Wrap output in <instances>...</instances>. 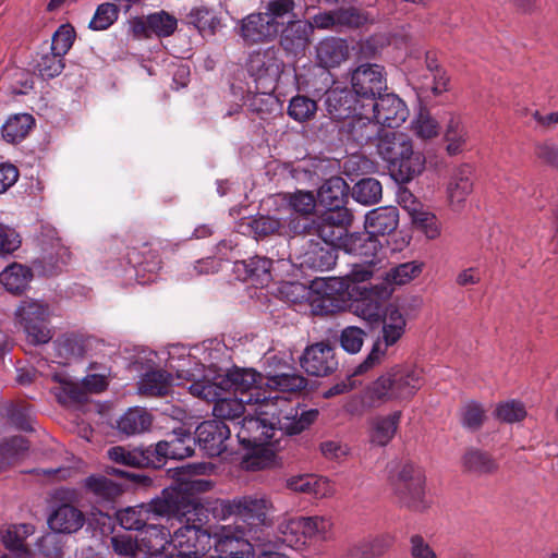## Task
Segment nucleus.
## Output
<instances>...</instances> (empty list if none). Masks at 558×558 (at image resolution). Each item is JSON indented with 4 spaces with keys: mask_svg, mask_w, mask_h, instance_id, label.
Listing matches in <instances>:
<instances>
[{
    "mask_svg": "<svg viewBox=\"0 0 558 558\" xmlns=\"http://www.w3.org/2000/svg\"><path fill=\"white\" fill-rule=\"evenodd\" d=\"M75 37L76 33L74 27L69 23L62 24L53 33L49 49L64 57L72 48Z\"/></svg>",
    "mask_w": 558,
    "mask_h": 558,
    "instance_id": "774afa93",
    "label": "nucleus"
},
{
    "mask_svg": "<svg viewBox=\"0 0 558 558\" xmlns=\"http://www.w3.org/2000/svg\"><path fill=\"white\" fill-rule=\"evenodd\" d=\"M316 57L324 68H336L349 58V46L342 38L327 37L317 45Z\"/></svg>",
    "mask_w": 558,
    "mask_h": 558,
    "instance_id": "f704fd0d",
    "label": "nucleus"
},
{
    "mask_svg": "<svg viewBox=\"0 0 558 558\" xmlns=\"http://www.w3.org/2000/svg\"><path fill=\"white\" fill-rule=\"evenodd\" d=\"M348 198L349 185L340 177H331L318 190V201L326 211L349 210L345 207Z\"/></svg>",
    "mask_w": 558,
    "mask_h": 558,
    "instance_id": "cd10ccee",
    "label": "nucleus"
},
{
    "mask_svg": "<svg viewBox=\"0 0 558 558\" xmlns=\"http://www.w3.org/2000/svg\"><path fill=\"white\" fill-rule=\"evenodd\" d=\"M168 437L169 439L160 440L153 447L154 460H160L155 463V469L163 466L168 459L182 460L194 452L195 438L189 429L175 428Z\"/></svg>",
    "mask_w": 558,
    "mask_h": 558,
    "instance_id": "4468645a",
    "label": "nucleus"
},
{
    "mask_svg": "<svg viewBox=\"0 0 558 558\" xmlns=\"http://www.w3.org/2000/svg\"><path fill=\"white\" fill-rule=\"evenodd\" d=\"M380 247L381 244L378 239L368 230L365 232L348 233L341 243L342 251L361 257L363 260H374Z\"/></svg>",
    "mask_w": 558,
    "mask_h": 558,
    "instance_id": "c756f323",
    "label": "nucleus"
},
{
    "mask_svg": "<svg viewBox=\"0 0 558 558\" xmlns=\"http://www.w3.org/2000/svg\"><path fill=\"white\" fill-rule=\"evenodd\" d=\"M360 100L349 88H330L325 95V108L333 121L351 119L360 110Z\"/></svg>",
    "mask_w": 558,
    "mask_h": 558,
    "instance_id": "5701e85b",
    "label": "nucleus"
},
{
    "mask_svg": "<svg viewBox=\"0 0 558 558\" xmlns=\"http://www.w3.org/2000/svg\"><path fill=\"white\" fill-rule=\"evenodd\" d=\"M196 440L208 457H218L227 450L231 428L222 421H205L196 428Z\"/></svg>",
    "mask_w": 558,
    "mask_h": 558,
    "instance_id": "aec40b11",
    "label": "nucleus"
},
{
    "mask_svg": "<svg viewBox=\"0 0 558 558\" xmlns=\"http://www.w3.org/2000/svg\"><path fill=\"white\" fill-rule=\"evenodd\" d=\"M283 65L280 50L276 46L252 51L246 61L247 72L256 83L265 80L274 82L281 73Z\"/></svg>",
    "mask_w": 558,
    "mask_h": 558,
    "instance_id": "dca6fc26",
    "label": "nucleus"
},
{
    "mask_svg": "<svg viewBox=\"0 0 558 558\" xmlns=\"http://www.w3.org/2000/svg\"><path fill=\"white\" fill-rule=\"evenodd\" d=\"M379 322H381L380 335L373 343L367 356L355 366L353 376L365 374L380 365L389 348L395 347L405 335L407 319L398 306L393 304L386 306Z\"/></svg>",
    "mask_w": 558,
    "mask_h": 558,
    "instance_id": "20e7f679",
    "label": "nucleus"
},
{
    "mask_svg": "<svg viewBox=\"0 0 558 558\" xmlns=\"http://www.w3.org/2000/svg\"><path fill=\"white\" fill-rule=\"evenodd\" d=\"M119 13L120 9L114 3L105 2L99 4L89 22V28L93 31L108 29L118 20Z\"/></svg>",
    "mask_w": 558,
    "mask_h": 558,
    "instance_id": "69168bd1",
    "label": "nucleus"
},
{
    "mask_svg": "<svg viewBox=\"0 0 558 558\" xmlns=\"http://www.w3.org/2000/svg\"><path fill=\"white\" fill-rule=\"evenodd\" d=\"M264 377L260 373L253 368H242L234 366L226 373L218 384V387L223 386L227 389H232L239 392L243 398H255L256 392L260 391Z\"/></svg>",
    "mask_w": 558,
    "mask_h": 558,
    "instance_id": "4be33fe9",
    "label": "nucleus"
},
{
    "mask_svg": "<svg viewBox=\"0 0 558 558\" xmlns=\"http://www.w3.org/2000/svg\"><path fill=\"white\" fill-rule=\"evenodd\" d=\"M473 170L469 165L456 168L447 184V195L451 205L462 204L473 191Z\"/></svg>",
    "mask_w": 558,
    "mask_h": 558,
    "instance_id": "473e14b6",
    "label": "nucleus"
},
{
    "mask_svg": "<svg viewBox=\"0 0 558 558\" xmlns=\"http://www.w3.org/2000/svg\"><path fill=\"white\" fill-rule=\"evenodd\" d=\"M423 266L422 262L412 260L390 268L384 276L386 286L377 293L381 298L390 296L393 286H403L417 278L423 271Z\"/></svg>",
    "mask_w": 558,
    "mask_h": 558,
    "instance_id": "2f4dec72",
    "label": "nucleus"
},
{
    "mask_svg": "<svg viewBox=\"0 0 558 558\" xmlns=\"http://www.w3.org/2000/svg\"><path fill=\"white\" fill-rule=\"evenodd\" d=\"M153 456V446L132 449L124 446H113L107 450V457L112 462L130 468L155 469V463H159L160 460L155 461Z\"/></svg>",
    "mask_w": 558,
    "mask_h": 558,
    "instance_id": "a878e982",
    "label": "nucleus"
},
{
    "mask_svg": "<svg viewBox=\"0 0 558 558\" xmlns=\"http://www.w3.org/2000/svg\"><path fill=\"white\" fill-rule=\"evenodd\" d=\"M37 246L41 247L40 258H37V276L58 275L71 257L69 247L62 243L56 228L49 223L40 225Z\"/></svg>",
    "mask_w": 558,
    "mask_h": 558,
    "instance_id": "9d476101",
    "label": "nucleus"
},
{
    "mask_svg": "<svg viewBox=\"0 0 558 558\" xmlns=\"http://www.w3.org/2000/svg\"><path fill=\"white\" fill-rule=\"evenodd\" d=\"M85 488L97 499L113 501L122 493L119 484L104 475H90L84 481Z\"/></svg>",
    "mask_w": 558,
    "mask_h": 558,
    "instance_id": "09e8293b",
    "label": "nucleus"
},
{
    "mask_svg": "<svg viewBox=\"0 0 558 558\" xmlns=\"http://www.w3.org/2000/svg\"><path fill=\"white\" fill-rule=\"evenodd\" d=\"M244 547H250L241 538L225 535L220 537L216 544L217 550L221 554L218 557H202V558H251V549L244 550Z\"/></svg>",
    "mask_w": 558,
    "mask_h": 558,
    "instance_id": "bf43d9fd",
    "label": "nucleus"
},
{
    "mask_svg": "<svg viewBox=\"0 0 558 558\" xmlns=\"http://www.w3.org/2000/svg\"><path fill=\"white\" fill-rule=\"evenodd\" d=\"M378 124L372 118V113L365 102L360 105V110L348 122L345 132L350 140L359 145L367 144L378 131Z\"/></svg>",
    "mask_w": 558,
    "mask_h": 558,
    "instance_id": "c85d7f7f",
    "label": "nucleus"
},
{
    "mask_svg": "<svg viewBox=\"0 0 558 558\" xmlns=\"http://www.w3.org/2000/svg\"><path fill=\"white\" fill-rule=\"evenodd\" d=\"M393 544V537L389 534L367 536L352 543L342 558H379Z\"/></svg>",
    "mask_w": 558,
    "mask_h": 558,
    "instance_id": "bb28decb",
    "label": "nucleus"
},
{
    "mask_svg": "<svg viewBox=\"0 0 558 558\" xmlns=\"http://www.w3.org/2000/svg\"><path fill=\"white\" fill-rule=\"evenodd\" d=\"M383 187L378 180L365 178L360 180L353 187L354 199L364 205H372L381 199Z\"/></svg>",
    "mask_w": 558,
    "mask_h": 558,
    "instance_id": "6e6d98bb",
    "label": "nucleus"
},
{
    "mask_svg": "<svg viewBox=\"0 0 558 558\" xmlns=\"http://www.w3.org/2000/svg\"><path fill=\"white\" fill-rule=\"evenodd\" d=\"M401 412L396 411L387 416H377L371 422V442L380 447L387 446L393 438L400 420Z\"/></svg>",
    "mask_w": 558,
    "mask_h": 558,
    "instance_id": "58836bf2",
    "label": "nucleus"
},
{
    "mask_svg": "<svg viewBox=\"0 0 558 558\" xmlns=\"http://www.w3.org/2000/svg\"><path fill=\"white\" fill-rule=\"evenodd\" d=\"M378 125L389 129L401 126L409 117L405 102L396 94H384L372 104H365Z\"/></svg>",
    "mask_w": 558,
    "mask_h": 558,
    "instance_id": "2eb2a0df",
    "label": "nucleus"
},
{
    "mask_svg": "<svg viewBox=\"0 0 558 558\" xmlns=\"http://www.w3.org/2000/svg\"><path fill=\"white\" fill-rule=\"evenodd\" d=\"M305 541H327L332 530V521L327 517H300Z\"/></svg>",
    "mask_w": 558,
    "mask_h": 558,
    "instance_id": "3c124183",
    "label": "nucleus"
},
{
    "mask_svg": "<svg viewBox=\"0 0 558 558\" xmlns=\"http://www.w3.org/2000/svg\"><path fill=\"white\" fill-rule=\"evenodd\" d=\"M399 225V210L395 206H384L371 210L365 218L366 229L377 235L392 233Z\"/></svg>",
    "mask_w": 558,
    "mask_h": 558,
    "instance_id": "72a5a7b5",
    "label": "nucleus"
},
{
    "mask_svg": "<svg viewBox=\"0 0 558 558\" xmlns=\"http://www.w3.org/2000/svg\"><path fill=\"white\" fill-rule=\"evenodd\" d=\"M307 380L294 373H281L267 376L266 386L282 392H296L304 389Z\"/></svg>",
    "mask_w": 558,
    "mask_h": 558,
    "instance_id": "4d7b16f0",
    "label": "nucleus"
},
{
    "mask_svg": "<svg viewBox=\"0 0 558 558\" xmlns=\"http://www.w3.org/2000/svg\"><path fill=\"white\" fill-rule=\"evenodd\" d=\"M170 388L171 375L166 371L147 372L138 381V391L146 397H163Z\"/></svg>",
    "mask_w": 558,
    "mask_h": 558,
    "instance_id": "79ce46f5",
    "label": "nucleus"
},
{
    "mask_svg": "<svg viewBox=\"0 0 558 558\" xmlns=\"http://www.w3.org/2000/svg\"><path fill=\"white\" fill-rule=\"evenodd\" d=\"M352 218L350 210L324 211L315 219L298 222L294 231L305 235H317L322 243L341 250V243L348 234L347 228L351 225Z\"/></svg>",
    "mask_w": 558,
    "mask_h": 558,
    "instance_id": "6e6552de",
    "label": "nucleus"
},
{
    "mask_svg": "<svg viewBox=\"0 0 558 558\" xmlns=\"http://www.w3.org/2000/svg\"><path fill=\"white\" fill-rule=\"evenodd\" d=\"M219 388L220 387H218L217 383H213L210 380H197L189 387V390L193 396L215 401L213 408V414L216 417L215 421H234L245 413V405L252 407V395H250L248 398H219Z\"/></svg>",
    "mask_w": 558,
    "mask_h": 558,
    "instance_id": "f8f14e48",
    "label": "nucleus"
},
{
    "mask_svg": "<svg viewBox=\"0 0 558 558\" xmlns=\"http://www.w3.org/2000/svg\"><path fill=\"white\" fill-rule=\"evenodd\" d=\"M239 442L244 447H260L272 442L274 430L259 415L248 413L241 422L233 423Z\"/></svg>",
    "mask_w": 558,
    "mask_h": 558,
    "instance_id": "412c9836",
    "label": "nucleus"
},
{
    "mask_svg": "<svg viewBox=\"0 0 558 558\" xmlns=\"http://www.w3.org/2000/svg\"><path fill=\"white\" fill-rule=\"evenodd\" d=\"M300 363L306 374L317 377L331 374L338 366L333 348L325 342L307 347L300 359Z\"/></svg>",
    "mask_w": 558,
    "mask_h": 558,
    "instance_id": "6ab92c4d",
    "label": "nucleus"
},
{
    "mask_svg": "<svg viewBox=\"0 0 558 558\" xmlns=\"http://www.w3.org/2000/svg\"><path fill=\"white\" fill-rule=\"evenodd\" d=\"M129 262L133 266H142L144 270L156 272L161 268V258L157 247L143 245L142 250L133 247L128 253Z\"/></svg>",
    "mask_w": 558,
    "mask_h": 558,
    "instance_id": "603ef678",
    "label": "nucleus"
},
{
    "mask_svg": "<svg viewBox=\"0 0 558 558\" xmlns=\"http://www.w3.org/2000/svg\"><path fill=\"white\" fill-rule=\"evenodd\" d=\"M422 371L411 365H396L380 375L367 389L373 401L411 399L422 387Z\"/></svg>",
    "mask_w": 558,
    "mask_h": 558,
    "instance_id": "7ed1b4c3",
    "label": "nucleus"
},
{
    "mask_svg": "<svg viewBox=\"0 0 558 558\" xmlns=\"http://www.w3.org/2000/svg\"><path fill=\"white\" fill-rule=\"evenodd\" d=\"M313 25L307 20H288L279 31V45L287 54L301 57L311 44Z\"/></svg>",
    "mask_w": 558,
    "mask_h": 558,
    "instance_id": "f3484780",
    "label": "nucleus"
},
{
    "mask_svg": "<svg viewBox=\"0 0 558 558\" xmlns=\"http://www.w3.org/2000/svg\"><path fill=\"white\" fill-rule=\"evenodd\" d=\"M148 518L150 515L177 518L180 521L186 519L199 520L201 515L206 511L205 507L197 498L190 494H185L178 487L165 488L161 495L151 499L150 502L144 504Z\"/></svg>",
    "mask_w": 558,
    "mask_h": 558,
    "instance_id": "39448f33",
    "label": "nucleus"
},
{
    "mask_svg": "<svg viewBox=\"0 0 558 558\" xmlns=\"http://www.w3.org/2000/svg\"><path fill=\"white\" fill-rule=\"evenodd\" d=\"M405 208L411 216L413 225L424 232L429 240L437 239L440 235V223L433 213L425 210L422 205L415 201H413L411 205L405 206Z\"/></svg>",
    "mask_w": 558,
    "mask_h": 558,
    "instance_id": "37998d69",
    "label": "nucleus"
},
{
    "mask_svg": "<svg viewBox=\"0 0 558 558\" xmlns=\"http://www.w3.org/2000/svg\"><path fill=\"white\" fill-rule=\"evenodd\" d=\"M262 445L260 447H248L251 453L243 457L241 461L242 469L246 471H259L270 466L274 462L275 454L271 450Z\"/></svg>",
    "mask_w": 558,
    "mask_h": 558,
    "instance_id": "e2e57ef3",
    "label": "nucleus"
},
{
    "mask_svg": "<svg viewBox=\"0 0 558 558\" xmlns=\"http://www.w3.org/2000/svg\"><path fill=\"white\" fill-rule=\"evenodd\" d=\"M352 92L366 104H372L387 89L384 66L375 63H364L351 73Z\"/></svg>",
    "mask_w": 558,
    "mask_h": 558,
    "instance_id": "ddd939ff",
    "label": "nucleus"
},
{
    "mask_svg": "<svg viewBox=\"0 0 558 558\" xmlns=\"http://www.w3.org/2000/svg\"><path fill=\"white\" fill-rule=\"evenodd\" d=\"M177 19L161 11L147 16L146 26L159 37H168L177 29Z\"/></svg>",
    "mask_w": 558,
    "mask_h": 558,
    "instance_id": "338daca9",
    "label": "nucleus"
},
{
    "mask_svg": "<svg viewBox=\"0 0 558 558\" xmlns=\"http://www.w3.org/2000/svg\"><path fill=\"white\" fill-rule=\"evenodd\" d=\"M33 279L32 268L12 263L0 272V283L12 294H21L29 288Z\"/></svg>",
    "mask_w": 558,
    "mask_h": 558,
    "instance_id": "4c0bfd02",
    "label": "nucleus"
},
{
    "mask_svg": "<svg viewBox=\"0 0 558 558\" xmlns=\"http://www.w3.org/2000/svg\"><path fill=\"white\" fill-rule=\"evenodd\" d=\"M208 466L205 463H187L175 469L177 481L180 482L178 489L185 494L204 493L213 488L214 484L209 480L194 478L195 475L205 474Z\"/></svg>",
    "mask_w": 558,
    "mask_h": 558,
    "instance_id": "7c9ffc66",
    "label": "nucleus"
},
{
    "mask_svg": "<svg viewBox=\"0 0 558 558\" xmlns=\"http://www.w3.org/2000/svg\"><path fill=\"white\" fill-rule=\"evenodd\" d=\"M76 493L70 488H57L51 494V512L48 517L49 527L57 533L71 534L81 530L85 523L84 513L71 502Z\"/></svg>",
    "mask_w": 558,
    "mask_h": 558,
    "instance_id": "9b49d317",
    "label": "nucleus"
},
{
    "mask_svg": "<svg viewBox=\"0 0 558 558\" xmlns=\"http://www.w3.org/2000/svg\"><path fill=\"white\" fill-rule=\"evenodd\" d=\"M279 539L291 548H300L306 544L300 518L281 522L278 526Z\"/></svg>",
    "mask_w": 558,
    "mask_h": 558,
    "instance_id": "13d9d810",
    "label": "nucleus"
},
{
    "mask_svg": "<svg viewBox=\"0 0 558 558\" xmlns=\"http://www.w3.org/2000/svg\"><path fill=\"white\" fill-rule=\"evenodd\" d=\"M150 414L141 408L129 409L118 421V428L125 435L141 434L149 428Z\"/></svg>",
    "mask_w": 558,
    "mask_h": 558,
    "instance_id": "de8ad7c7",
    "label": "nucleus"
},
{
    "mask_svg": "<svg viewBox=\"0 0 558 558\" xmlns=\"http://www.w3.org/2000/svg\"><path fill=\"white\" fill-rule=\"evenodd\" d=\"M377 153L388 163L392 178L401 183L411 181L425 168L423 154L414 151L412 141L402 132L380 134Z\"/></svg>",
    "mask_w": 558,
    "mask_h": 558,
    "instance_id": "f03ea898",
    "label": "nucleus"
},
{
    "mask_svg": "<svg viewBox=\"0 0 558 558\" xmlns=\"http://www.w3.org/2000/svg\"><path fill=\"white\" fill-rule=\"evenodd\" d=\"M383 300H374L369 296H364L360 300H355L352 303L353 313L369 324L379 323L384 315Z\"/></svg>",
    "mask_w": 558,
    "mask_h": 558,
    "instance_id": "680f3d73",
    "label": "nucleus"
},
{
    "mask_svg": "<svg viewBox=\"0 0 558 558\" xmlns=\"http://www.w3.org/2000/svg\"><path fill=\"white\" fill-rule=\"evenodd\" d=\"M289 489L313 495L316 498H326L332 495L333 489L329 480L313 474L292 476L287 481Z\"/></svg>",
    "mask_w": 558,
    "mask_h": 558,
    "instance_id": "e433bc0d",
    "label": "nucleus"
},
{
    "mask_svg": "<svg viewBox=\"0 0 558 558\" xmlns=\"http://www.w3.org/2000/svg\"><path fill=\"white\" fill-rule=\"evenodd\" d=\"M424 471L412 462L401 463L390 483L399 501L413 510H424L428 507L425 498Z\"/></svg>",
    "mask_w": 558,
    "mask_h": 558,
    "instance_id": "423d86ee",
    "label": "nucleus"
},
{
    "mask_svg": "<svg viewBox=\"0 0 558 558\" xmlns=\"http://www.w3.org/2000/svg\"><path fill=\"white\" fill-rule=\"evenodd\" d=\"M34 123L31 113L12 114L1 128L2 138L9 144H17L29 134Z\"/></svg>",
    "mask_w": 558,
    "mask_h": 558,
    "instance_id": "ea45409f",
    "label": "nucleus"
},
{
    "mask_svg": "<svg viewBox=\"0 0 558 558\" xmlns=\"http://www.w3.org/2000/svg\"><path fill=\"white\" fill-rule=\"evenodd\" d=\"M445 140L447 142L446 150L450 156L461 154L469 141V132L458 116H451L448 120Z\"/></svg>",
    "mask_w": 558,
    "mask_h": 558,
    "instance_id": "a18cd8bd",
    "label": "nucleus"
},
{
    "mask_svg": "<svg viewBox=\"0 0 558 558\" xmlns=\"http://www.w3.org/2000/svg\"><path fill=\"white\" fill-rule=\"evenodd\" d=\"M34 533V526L31 524H13L2 533V543L11 551L15 553L19 558L29 555V548L26 538Z\"/></svg>",
    "mask_w": 558,
    "mask_h": 558,
    "instance_id": "a19ab883",
    "label": "nucleus"
},
{
    "mask_svg": "<svg viewBox=\"0 0 558 558\" xmlns=\"http://www.w3.org/2000/svg\"><path fill=\"white\" fill-rule=\"evenodd\" d=\"M235 32L246 46L271 43L279 35L263 12L251 13L240 20Z\"/></svg>",
    "mask_w": 558,
    "mask_h": 558,
    "instance_id": "a211bd4d",
    "label": "nucleus"
},
{
    "mask_svg": "<svg viewBox=\"0 0 558 558\" xmlns=\"http://www.w3.org/2000/svg\"><path fill=\"white\" fill-rule=\"evenodd\" d=\"M316 111V101L303 95L294 96L288 106V114L298 122H305L313 119Z\"/></svg>",
    "mask_w": 558,
    "mask_h": 558,
    "instance_id": "0e129e2a",
    "label": "nucleus"
},
{
    "mask_svg": "<svg viewBox=\"0 0 558 558\" xmlns=\"http://www.w3.org/2000/svg\"><path fill=\"white\" fill-rule=\"evenodd\" d=\"M253 405L256 407L254 414L259 415L274 432L278 429L289 436L301 434L318 417L316 409L306 410L287 398L278 395L266 397L262 391L256 392Z\"/></svg>",
    "mask_w": 558,
    "mask_h": 558,
    "instance_id": "f257e3e1",
    "label": "nucleus"
},
{
    "mask_svg": "<svg viewBox=\"0 0 558 558\" xmlns=\"http://www.w3.org/2000/svg\"><path fill=\"white\" fill-rule=\"evenodd\" d=\"M15 326L23 330L29 345H35V301L25 299L20 302L14 313Z\"/></svg>",
    "mask_w": 558,
    "mask_h": 558,
    "instance_id": "8fccbe9b",
    "label": "nucleus"
},
{
    "mask_svg": "<svg viewBox=\"0 0 558 558\" xmlns=\"http://www.w3.org/2000/svg\"><path fill=\"white\" fill-rule=\"evenodd\" d=\"M337 250L333 245L310 240L298 257L300 266L315 271H328L336 265Z\"/></svg>",
    "mask_w": 558,
    "mask_h": 558,
    "instance_id": "b1692460",
    "label": "nucleus"
},
{
    "mask_svg": "<svg viewBox=\"0 0 558 558\" xmlns=\"http://www.w3.org/2000/svg\"><path fill=\"white\" fill-rule=\"evenodd\" d=\"M140 550L158 558H165L166 549L172 548V534L168 527L147 523L138 534Z\"/></svg>",
    "mask_w": 558,
    "mask_h": 558,
    "instance_id": "393cba45",
    "label": "nucleus"
},
{
    "mask_svg": "<svg viewBox=\"0 0 558 558\" xmlns=\"http://www.w3.org/2000/svg\"><path fill=\"white\" fill-rule=\"evenodd\" d=\"M199 520H185L172 533V550L165 558H202L211 548V535L203 527L205 513Z\"/></svg>",
    "mask_w": 558,
    "mask_h": 558,
    "instance_id": "1a4fd4ad",
    "label": "nucleus"
},
{
    "mask_svg": "<svg viewBox=\"0 0 558 558\" xmlns=\"http://www.w3.org/2000/svg\"><path fill=\"white\" fill-rule=\"evenodd\" d=\"M461 465L464 472L477 476L495 474L499 469L498 462L490 453L477 448H470L463 453Z\"/></svg>",
    "mask_w": 558,
    "mask_h": 558,
    "instance_id": "c9c22d12",
    "label": "nucleus"
},
{
    "mask_svg": "<svg viewBox=\"0 0 558 558\" xmlns=\"http://www.w3.org/2000/svg\"><path fill=\"white\" fill-rule=\"evenodd\" d=\"M189 19L190 23L193 24L203 35H214L221 27L220 19L213 10L206 7L192 9L189 14Z\"/></svg>",
    "mask_w": 558,
    "mask_h": 558,
    "instance_id": "5fc2aeb1",
    "label": "nucleus"
},
{
    "mask_svg": "<svg viewBox=\"0 0 558 558\" xmlns=\"http://www.w3.org/2000/svg\"><path fill=\"white\" fill-rule=\"evenodd\" d=\"M29 441L22 436H14L0 444V471L11 465L29 449Z\"/></svg>",
    "mask_w": 558,
    "mask_h": 558,
    "instance_id": "864d4df0",
    "label": "nucleus"
},
{
    "mask_svg": "<svg viewBox=\"0 0 558 558\" xmlns=\"http://www.w3.org/2000/svg\"><path fill=\"white\" fill-rule=\"evenodd\" d=\"M7 426L22 430H32L29 408L5 402L0 404V432Z\"/></svg>",
    "mask_w": 558,
    "mask_h": 558,
    "instance_id": "c03bdc74",
    "label": "nucleus"
},
{
    "mask_svg": "<svg viewBox=\"0 0 558 558\" xmlns=\"http://www.w3.org/2000/svg\"><path fill=\"white\" fill-rule=\"evenodd\" d=\"M118 520L120 525L128 531H138L140 533L147 524L149 518L144 504L126 508L118 512Z\"/></svg>",
    "mask_w": 558,
    "mask_h": 558,
    "instance_id": "052dcab7",
    "label": "nucleus"
},
{
    "mask_svg": "<svg viewBox=\"0 0 558 558\" xmlns=\"http://www.w3.org/2000/svg\"><path fill=\"white\" fill-rule=\"evenodd\" d=\"M271 500L263 494H253L233 499H217L211 508L215 518L225 520L236 515L254 524L266 525Z\"/></svg>",
    "mask_w": 558,
    "mask_h": 558,
    "instance_id": "0eeeda50",
    "label": "nucleus"
},
{
    "mask_svg": "<svg viewBox=\"0 0 558 558\" xmlns=\"http://www.w3.org/2000/svg\"><path fill=\"white\" fill-rule=\"evenodd\" d=\"M294 9L293 0H270L265 4L263 13L279 34L280 28L286 26L288 20H296Z\"/></svg>",
    "mask_w": 558,
    "mask_h": 558,
    "instance_id": "49530a36",
    "label": "nucleus"
}]
</instances>
